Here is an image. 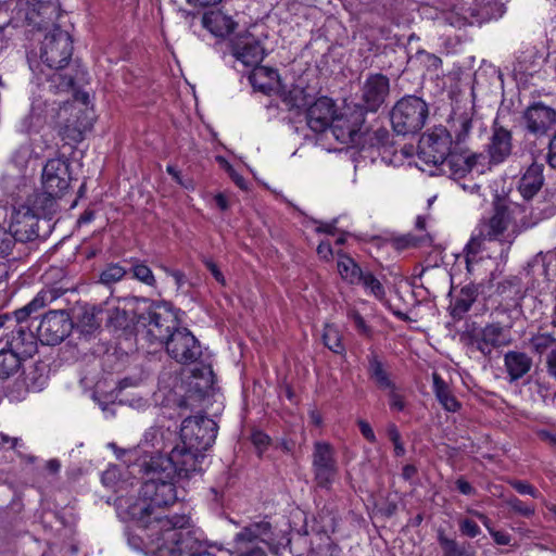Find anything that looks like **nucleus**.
I'll return each mask as SVG.
<instances>
[{
    "mask_svg": "<svg viewBox=\"0 0 556 556\" xmlns=\"http://www.w3.org/2000/svg\"><path fill=\"white\" fill-rule=\"evenodd\" d=\"M168 505H156L144 494L139 497L119 500L118 514L134 523L127 532L129 545L137 551L160 556V548L174 545L181 530L190 527L187 515L163 516L162 509Z\"/></svg>",
    "mask_w": 556,
    "mask_h": 556,
    "instance_id": "nucleus-1",
    "label": "nucleus"
},
{
    "mask_svg": "<svg viewBox=\"0 0 556 556\" xmlns=\"http://www.w3.org/2000/svg\"><path fill=\"white\" fill-rule=\"evenodd\" d=\"M203 458V452L194 451L180 442L168 455L156 454L143 459L139 464L143 479L140 493L156 505L175 504V476L189 478L193 472L200 471Z\"/></svg>",
    "mask_w": 556,
    "mask_h": 556,
    "instance_id": "nucleus-2",
    "label": "nucleus"
},
{
    "mask_svg": "<svg viewBox=\"0 0 556 556\" xmlns=\"http://www.w3.org/2000/svg\"><path fill=\"white\" fill-rule=\"evenodd\" d=\"M511 222L513 214L509 206L504 200L496 198L493 202V213L491 217L483 220L480 225V237L484 240L498 241L510 245L521 232L534 227L539 218L528 219L523 216L509 229Z\"/></svg>",
    "mask_w": 556,
    "mask_h": 556,
    "instance_id": "nucleus-3",
    "label": "nucleus"
},
{
    "mask_svg": "<svg viewBox=\"0 0 556 556\" xmlns=\"http://www.w3.org/2000/svg\"><path fill=\"white\" fill-rule=\"evenodd\" d=\"M34 314L29 308L23 306L13 312L12 315H0V328H4L5 348L12 350L22 357H31L38 349V338L28 325Z\"/></svg>",
    "mask_w": 556,
    "mask_h": 556,
    "instance_id": "nucleus-4",
    "label": "nucleus"
},
{
    "mask_svg": "<svg viewBox=\"0 0 556 556\" xmlns=\"http://www.w3.org/2000/svg\"><path fill=\"white\" fill-rule=\"evenodd\" d=\"M137 324L146 329L150 343L161 346L180 327L177 312L167 302L149 304L144 312L138 314Z\"/></svg>",
    "mask_w": 556,
    "mask_h": 556,
    "instance_id": "nucleus-5",
    "label": "nucleus"
},
{
    "mask_svg": "<svg viewBox=\"0 0 556 556\" xmlns=\"http://www.w3.org/2000/svg\"><path fill=\"white\" fill-rule=\"evenodd\" d=\"M232 544L237 556H267L266 549L273 551L276 547L277 538L271 523L263 519L242 527L236 533Z\"/></svg>",
    "mask_w": 556,
    "mask_h": 556,
    "instance_id": "nucleus-6",
    "label": "nucleus"
},
{
    "mask_svg": "<svg viewBox=\"0 0 556 556\" xmlns=\"http://www.w3.org/2000/svg\"><path fill=\"white\" fill-rule=\"evenodd\" d=\"M428 113V105L421 98L404 97L390 113L392 128L397 135H414L425 126Z\"/></svg>",
    "mask_w": 556,
    "mask_h": 556,
    "instance_id": "nucleus-7",
    "label": "nucleus"
},
{
    "mask_svg": "<svg viewBox=\"0 0 556 556\" xmlns=\"http://www.w3.org/2000/svg\"><path fill=\"white\" fill-rule=\"evenodd\" d=\"M460 341L467 348L475 349L483 356L490 357L494 349L507 346L513 340L509 331L504 329L500 323L488 324L484 327L472 323L460 333Z\"/></svg>",
    "mask_w": 556,
    "mask_h": 556,
    "instance_id": "nucleus-8",
    "label": "nucleus"
},
{
    "mask_svg": "<svg viewBox=\"0 0 556 556\" xmlns=\"http://www.w3.org/2000/svg\"><path fill=\"white\" fill-rule=\"evenodd\" d=\"M73 54V40L70 34L59 26L49 30L40 48V60L51 70H63Z\"/></svg>",
    "mask_w": 556,
    "mask_h": 556,
    "instance_id": "nucleus-9",
    "label": "nucleus"
},
{
    "mask_svg": "<svg viewBox=\"0 0 556 556\" xmlns=\"http://www.w3.org/2000/svg\"><path fill=\"white\" fill-rule=\"evenodd\" d=\"M312 472L315 485L331 490L339 475V465L333 446L325 441H316L312 452Z\"/></svg>",
    "mask_w": 556,
    "mask_h": 556,
    "instance_id": "nucleus-10",
    "label": "nucleus"
},
{
    "mask_svg": "<svg viewBox=\"0 0 556 556\" xmlns=\"http://www.w3.org/2000/svg\"><path fill=\"white\" fill-rule=\"evenodd\" d=\"M217 435V424L205 416H188L180 427V442L194 451L205 452Z\"/></svg>",
    "mask_w": 556,
    "mask_h": 556,
    "instance_id": "nucleus-11",
    "label": "nucleus"
},
{
    "mask_svg": "<svg viewBox=\"0 0 556 556\" xmlns=\"http://www.w3.org/2000/svg\"><path fill=\"white\" fill-rule=\"evenodd\" d=\"M453 148L451 132L445 127L438 126L421 136L418 154L426 163L441 166Z\"/></svg>",
    "mask_w": 556,
    "mask_h": 556,
    "instance_id": "nucleus-12",
    "label": "nucleus"
},
{
    "mask_svg": "<svg viewBox=\"0 0 556 556\" xmlns=\"http://www.w3.org/2000/svg\"><path fill=\"white\" fill-rule=\"evenodd\" d=\"M486 166V156L473 152L467 147L454 146L446 160L441 164V172L457 180L466 177L471 170Z\"/></svg>",
    "mask_w": 556,
    "mask_h": 556,
    "instance_id": "nucleus-13",
    "label": "nucleus"
},
{
    "mask_svg": "<svg viewBox=\"0 0 556 556\" xmlns=\"http://www.w3.org/2000/svg\"><path fill=\"white\" fill-rule=\"evenodd\" d=\"M163 346L170 358L184 365L195 363L202 355L199 340L186 327L174 331Z\"/></svg>",
    "mask_w": 556,
    "mask_h": 556,
    "instance_id": "nucleus-14",
    "label": "nucleus"
},
{
    "mask_svg": "<svg viewBox=\"0 0 556 556\" xmlns=\"http://www.w3.org/2000/svg\"><path fill=\"white\" fill-rule=\"evenodd\" d=\"M364 124V111L362 109H355L341 115L336 113L329 129L338 142L357 147L363 144Z\"/></svg>",
    "mask_w": 556,
    "mask_h": 556,
    "instance_id": "nucleus-15",
    "label": "nucleus"
},
{
    "mask_svg": "<svg viewBox=\"0 0 556 556\" xmlns=\"http://www.w3.org/2000/svg\"><path fill=\"white\" fill-rule=\"evenodd\" d=\"M70 159L65 156L49 159L42 169V189L49 190L51 194L64 197L73 180Z\"/></svg>",
    "mask_w": 556,
    "mask_h": 556,
    "instance_id": "nucleus-16",
    "label": "nucleus"
},
{
    "mask_svg": "<svg viewBox=\"0 0 556 556\" xmlns=\"http://www.w3.org/2000/svg\"><path fill=\"white\" fill-rule=\"evenodd\" d=\"M72 329L73 321L65 311H50L42 316L37 326V338L45 345H56L71 333Z\"/></svg>",
    "mask_w": 556,
    "mask_h": 556,
    "instance_id": "nucleus-17",
    "label": "nucleus"
},
{
    "mask_svg": "<svg viewBox=\"0 0 556 556\" xmlns=\"http://www.w3.org/2000/svg\"><path fill=\"white\" fill-rule=\"evenodd\" d=\"M522 121L529 134L544 136L556 125V110L535 101L522 112Z\"/></svg>",
    "mask_w": 556,
    "mask_h": 556,
    "instance_id": "nucleus-18",
    "label": "nucleus"
},
{
    "mask_svg": "<svg viewBox=\"0 0 556 556\" xmlns=\"http://www.w3.org/2000/svg\"><path fill=\"white\" fill-rule=\"evenodd\" d=\"M513 149L511 131L495 119L491 128L489 143L486 144V165L491 167L504 163L511 155Z\"/></svg>",
    "mask_w": 556,
    "mask_h": 556,
    "instance_id": "nucleus-19",
    "label": "nucleus"
},
{
    "mask_svg": "<svg viewBox=\"0 0 556 556\" xmlns=\"http://www.w3.org/2000/svg\"><path fill=\"white\" fill-rule=\"evenodd\" d=\"M337 113L336 102L326 96H321L313 100L305 110V121L307 127L316 132L321 134L329 129L333 117Z\"/></svg>",
    "mask_w": 556,
    "mask_h": 556,
    "instance_id": "nucleus-20",
    "label": "nucleus"
},
{
    "mask_svg": "<svg viewBox=\"0 0 556 556\" xmlns=\"http://www.w3.org/2000/svg\"><path fill=\"white\" fill-rule=\"evenodd\" d=\"M229 46L231 55L247 67L258 65L265 56L262 42L250 33L237 36Z\"/></svg>",
    "mask_w": 556,
    "mask_h": 556,
    "instance_id": "nucleus-21",
    "label": "nucleus"
},
{
    "mask_svg": "<svg viewBox=\"0 0 556 556\" xmlns=\"http://www.w3.org/2000/svg\"><path fill=\"white\" fill-rule=\"evenodd\" d=\"M74 118H67L60 128V136L66 144H76L83 141L84 135L92 127V117L87 108H76L71 105Z\"/></svg>",
    "mask_w": 556,
    "mask_h": 556,
    "instance_id": "nucleus-22",
    "label": "nucleus"
},
{
    "mask_svg": "<svg viewBox=\"0 0 556 556\" xmlns=\"http://www.w3.org/2000/svg\"><path fill=\"white\" fill-rule=\"evenodd\" d=\"M389 78L382 74H372L367 77L363 86V101L367 111L376 112L389 94Z\"/></svg>",
    "mask_w": 556,
    "mask_h": 556,
    "instance_id": "nucleus-23",
    "label": "nucleus"
},
{
    "mask_svg": "<svg viewBox=\"0 0 556 556\" xmlns=\"http://www.w3.org/2000/svg\"><path fill=\"white\" fill-rule=\"evenodd\" d=\"M160 556H216L208 552L189 530H181L179 540L170 547L160 548Z\"/></svg>",
    "mask_w": 556,
    "mask_h": 556,
    "instance_id": "nucleus-24",
    "label": "nucleus"
},
{
    "mask_svg": "<svg viewBox=\"0 0 556 556\" xmlns=\"http://www.w3.org/2000/svg\"><path fill=\"white\" fill-rule=\"evenodd\" d=\"M254 70L249 76V80L255 90L265 94L281 87L280 76L277 70L266 66H253Z\"/></svg>",
    "mask_w": 556,
    "mask_h": 556,
    "instance_id": "nucleus-25",
    "label": "nucleus"
},
{
    "mask_svg": "<svg viewBox=\"0 0 556 556\" xmlns=\"http://www.w3.org/2000/svg\"><path fill=\"white\" fill-rule=\"evenodd\" d=\"M202 24L217 37L227 36L237 27V22L222 10H212L204 13Z\"/></svg>",
    "mask_w": 556,
    "mask_h": 556,
    "instance_id": "nucleus-26",
    "label": "nucleus"
},
{
    "mask_svg": "<svg viewBox=\"0 0 556 556\" xmlns=\"http://www.w3.org/2000/svg\"><path fill=\"white\" fill-rule=\"evenodd\" d=\"M38 218L27 210L22 213L18 212L15 222L11 228L21 244L35 240L38 235Z\"/></svg>",
    "mask_w": 556,
    "mask_h": 556,
    "instance_id": "nucleus-27",
    "label": "nucleus"
},
{
    "mask_svg": "<svg viewBox=\"0 0 556 556\" xmlns=\"http://www.w3.org/2000/svg\"><path fill=\"white\" fill-rule=\"evenodd\" d=\"M450 132L452 135L454 146L466 147L465 143L472 129V112L454 111L448 119Z\"/></svg>",
    "mask_w": 556,
    "mask_h": 556,
    "instance_id": "nucleus-28",
    "label": "nucleus"
},
{
    "mask_svg": "<svg viewBox=\"0 0 556 556\" xmlns=\"http://www.w3.org/2000/svg\"><path fill=\"white\" fill-rule=\"evenodd\" d=\"M532 364V358L525 352L508 351L504 355V365L510 382L525 377L531 370Z\"/></svg>",
    "mask_w": 556,
    "mask_h": 556,
    "instance_id": "nucleus-29",
    "label": "nucleus"
},
{
    "mask_svg": "<svg viewBox=\"0 0 556 556\" xmlns=\"http://www.w3.org/2000/svg\"><path fill=\"white\" fill-rule=\"evenodd\" d=\"M544 165L533 162L526 170L519 181V191L523 199H532L542 188L544 184L543 176Z\"/></svg>",
    "mask_w": 556,
    "mask_h": 556,
    "instance_id": "nucleus-30",
    "label": "nucleus"
},
{
    "mask_svg": "<svg viewBox=\"0 0 556 556\" xmlns=\"http://www.w3.org/2000/svg\"><path fill=\"white\" fill-rule=\"evenodd\" d=\"M367 362L368 377L376 383L378 389L387 390V388L394 387V381L391 379L386 363L376 351H370L367 355Z\"/></svg>",
    "mask_w": 556,
    "mask_h": 556,
    "instance_id": "nucleus-31",
    "label": "nucleus"
},
{
    "mask_svg": "<svg viewBox=\"0 0 556 556\" xmlns=\"http://www.w3.org/2000/svg\"><path fill=\"white\" fill-rule=\"evenodd\" d=\"M63 195L51 194L49 190H45L35 194L30 200V205L26 208L37 217H50L58 211L56 200Z\"/></svg>",
    "mask_w": 556,
    "mask_h": 556,
    "instance_id": "nucleus-32",
    "label": "nucleus"
},
{
    "mask_svg": "<svg viewBox=\"0 0 556 556\" xmlns=\"http://www.w3.org/2000/svg\"><path fill=\"white\" fill-rule=\"evenodd\" d=\"M104 311L102 305L86 304L77 316V326L84 333H93L102 323Z\"/></svg>",
    "mask_w": 556,
    "mask_h": 556,
    "instance_id": "nucleus-33",
    "label": "nucleus"
},
{
    "mask_svg": "<svg viewBox=\"0 0 556 556\" xmlns=\"http://www.w3.org/2000/svg\"><path fill=\"white\" fill-rule=\"evenodd\" d=\"M478 296V288L475 285L464 286L454 302L451 303V315L453 318L460 319L466 314Z\"/></svg>",
    "mask_w": 556,
    "mask_h": 556,
    "instance_id": "nucleus-34",
    "label": "nucleus"
},
{
    "mask_svg": "<svg viewBox=\"0 0 556 556\" xmlns=\"http://www.w3.org/2000/svg\"><path fill=\"white\" fill-rule=\"evenodd\" d=\"M432 380L435 397L443 408L452 413L457 412L460 408V403L452 394L447 383L437 372L432 375Z\"/></svg>",
    "mask_w": 556,
    "mask_h": 556,
    "instance_id": "nucleus-35",
    "label": "nucleus"
},
{
    "mask_svg": "<svg viewBox=\"0 0 556 556\" xmlns=\"http://www.w3.org/2000/svg\"><path fill=\"white\" fill-rule=\"evenodd\" d=\"M437 539L443 556H475L470 544L458 543L456 540L448 538L443 529L438 530Z\"/></svg>",
    "mask_w": 556,
    "mask_h": 556,
    "instance_id": "nucleus-36",
    "label": "nucleus"
},
{
    "mask_svg": "<svg viewBox=\"0 0 556 556\" xmlns=\"http://www.w3.org/2000/svg\"><path fill=\"white\" fill-rule=\"evenodd\" d=\"M338 271L341 278L350 285H358L362 281L363 270L349 255L339 253Z\"/></svg>",
    "mask_w": 556,
    "mask_h": 556,
    "instance_id": "nucleus-37",
    "label": "nucleus"
},
{
    "mask_svg": "<svg viewBox=\"0 0 556 556\" xmlns=\"http://www.w3.org/2000/svg\"><path fill=\"white\" fill-rule=\"evenodd\" d=\"M198 397L206 396L214 384V372L210 366L193 370V381L190 383Z\"/></svg>",
    "mask_w": 556,
    "mask_h": 556,
    "instance_id": "nucleus-38",
    "label": "nucleus"
},
{
    "mask_svg": "<svg viewBox=\"0 0 556 556\" xmlns=\"http://www.w3.org/2000/svg\"><path fill=\"white\" fill-rule=\"evenodd\" d=\"M282 101L289 106L290 110H306L309 103L313 101L312 96L300 86H292L291 89L285 91L282 94Z\"/></svg>",
    "mask_w": 556,
    "mask_h": 556,
    "instance_id": "nucleus-39",
    "label": "nucleus"
},
{
    "mask_svg": "<svg viewBox=\"0 0 556 556\" xmlns=\"http://www.w3.org/2000/svg\"><path fill=\"white\" fill-rule=\"evenodd\" d=\"M23 358L7 348L0 350V379H8L17 372Z\"/></svg>",
    "mask_w": 556,
    "mask_h": 556,
    "instance_id": "nucleus-40",
    "label": "nucleus"
},
{
    "mask_svg": "<svg viewBox=\"0 0 556 556\" xmlns=\"http://www.w3.org/2000/svg\"><path fill=\"white\" fill-rule=\"evenodd\" d=\"M66 289L62 287H49L41 290L28 304L25 306L29 308L33 313L38 312L40 308L46 306L48 303L53 302L64 294Z\"/></svg>",
    "mask_w": 556,
    "mask_h": 556,
    "instance_id": "nucleus-41",
    "label": "nucleus"
},
{
    "mask_svg": "<svg viewBox=\"0 0 556 556\" xmlns=\"http://www.w3.org/2000/svg\"><path fill=\"white\" fill-rule=\"evenodd\" d=\"M23 382L27 391L38 392L42 390L47 383V375L45 374V367L40 365H34L24 372Z\"/></svg>",
    "mask_w": 556,
    "mask_h": 556,
    "instance_id": "nucleus-42",
    "label": "nucleus"
},
{
    "mask_svg": "<svg viewBox=\"0 0 556 556\" xmlns=\"http://www.w3.org/2000/svg\"><path fill=\"white\" fill-rule=\"evenodd\" d=\"M323 342L330 351L336 354H344L345 348L342 343V337L338 328L326 325L323 333Z\"/></svg>",
    "mask_w": 556,
    "mask_h": 556,
    "instance_id": "nucleus-43",
    "label": "nucleus"
},
{
    "mask_svg": "<svg viewBox=\"0 0 556 556\" xmlns=\"http://www.w3.org/2000/svg\"><path fill=\"white\" fill-rule=\"evenodd\" d=\"M17 239L12 231H7L0 228V261L9 260L12 255V260L21 257V253L13 255V249L17 243Z\"/></svg>",
    "mask_w": 556,
    "mask_h": 556,
    "instance_id": "nucleus-44",
    "label": "nucleus"
},
{
    "mask_svg": "<svg viewBox=\"0 0 556 556\" xmlns=\"http://www.w3.org/2000/svg\"><path fill=\"white\" fill-rule=\"evenodd\" d=\"M365 142L370 147L387 148L392 146V135L387 128L380 127L371 132H364L363 143Z\"/></svg>",
    "mask_w": 556,
    "mask_h": 556,
    "instance_id": "nucleus-45",
    "label": "nucleus"
},
{
    "mask_svg": "<svg viewBox=\"0 0 556 556\" xmlns=\"http://www.w3.org/2000/svg\"><path fill=\"white\" fill-rule=\"evenodd\" d=\"M106 326L113 330H125L129 326V317L125 308L113 307L108 311Z\"/></svg>",
    "mask_w": 556,
    "mask_h": 556,
    "instance_id": "nucleus-46",
    "label": "nucleus"
},
{
    "mask_svg": "<svg viewBox=\"0 0 556 556\" xmlns=\"http://www.w3.org/2000/svg\"><path fill=\"white\" fill-rule=\"evenodd\" d=\"M431 238L428 233L422 236H414L412 233H406L400 237H396L392 240L393 247L397 250H404L407 248H415L426 243H430Z\"/></svg>",
    "mask_w": 556,
    "mask_h": 556,
    "instance_id": "nucleus-47",
    "label": "nucleus"
},
{
    "mask_svg": "<svg viewBox=\"0 0 556 556\" xmlns=\"http://www.w3.org/2000/svg\"><path fill=\"white\" fill-rule=\"evenodd\" d=\"M128 269L119 264H109L100 274L99 282L105 286H111L119 281Z\"/></svg>",
    "mask_w": 556,
    "mask_h": 556,
    "instance_id": "nucleus-48",
    "label": "nucleus"
},
{
    "mask_svg": "<svg viewBox=\"0 0 556 556\" xmlns=\"http://www.w3.org/2000/svg\"><path fill=\"white\" fill-rule=\"evenodd\" d=\"M128 273L131 274V277L139 280L140 282L149 286V287H155L156 279L150 269L149 266H147L143 263H135L131 264V266L128 268Z\"/></svg>",
    "mask_w": 556,
    "mask_h": 556,
    "instance_id": "nucleus-49",
    "label": "nucleus"
},
{
    "mask_svg": "<svg viewBox=\"0 0 556 556\" xmlns=\"http://www.w3.org/2000/svg\"><path fill=\"white\" fill-rule=\"evenodd\" d=\"M55 70L49 78V88L54 92L70 91L74 87V78Z\"/></svg>",
    "mask_w": 556,
    "mask_h": 556,
    "instance_id": "nucleus-50",
    "label": "nucleus"
},
{
    "mask_svg": "<svg viewBox=\"0 0 556 556\" xmlns=\"http://www.w3.org/2000/svg\"><path fill=\"white\" fill-rule=\"evenodd\" d=\"M556 343V338L551 333H538L530 338L529 344L536 354L545 353Z\"/></svg>",
    "mask_w": 556,
    "mask_h": 556,
    "instance_id": "nucleus-51",
    "label": "nucleus"
},
{
    "mask_svg": "<svg viewBox=\"0 0 556 556\" xmlns=\"http://www.w3.org/2000/svg\"><path fill=\"white\" fill-rule=\"evenodd\" d=\"M361 283L364 286L366 290H369V292L378 300L384 298L386 290L382 283L374 276L372 273H363Z\"/></svg>",
    "mask_w": 556,
    "mask_h": 556,
    "instance_id": "nucleus-52",
    "label": "nucleus"
},
{
    "mask_svg": "<svg viewBox=\"0 0 556 556\" xmlns=\"http://www.w3.org/2000/svg\"><path fill=\"white\" fill-rule=\"evenodd\" d=\"M507 506L516 514L522 516V517H531L534 511L535 507L532 504H528L526 502H522L517 496H510L506 501Z\"/></svg>",
    "mask_w": 556,
    "mask_h": 556,
    "instance_id": "nucleus-53",
    "label": "nucleus"
},
{
    "mask_svg": "<svg viewBox=\"0 0 556 556\" xmlns=\"http://www.w3.org/2000/svg\"><path fill=\"white\" fill-rule=\"evenodd\" d=\"M251 441L254 447L257 451V455L261 457L263 453L268 448L270 445L271 439L269 435L264 433L261 430H254L251 433Z\"/></svg>",
    "mask_w": 556,
    "mask_h": 556,
    "instance_id": "nucleus-54",
    "label": "nucleus"
},
{
    "mask_svg": "<svg viewBox=\"0 0 556 556\" xmlns=\"http://www.w3.org/2000/svg\"><path fill=\"white\" fill-rule=\"evenodd\" d=\"M510 486L521 495H530L533 498L540 496V492L532 484L523 480L509 481Z\"/></svg>",
    "mask_w": 556,
    "mask_h": 556,
    "instance_id": "nucleus-55",
    "label": "nucleus"
},
{
    "mask_svg": "<svg viewBox=\"0 0 556 556\" xmlns=\"http://www.w3.org/2000/svg\"><path fill=\"white\" fill-rule=\"evenodd\" d=\"M459 531L463 535L468 538H476L481 532L478 523L469 518L459 520Z\"/></svg>",
    "mask_w": 556,
    "mask_h": 556,
    "instance_id": "nucleus-56",
    "label": "nucleus"
},
{
    "mask_svg": "<svg viewBox=\"0 0 556 556\" xmlns=\"http://www.w3.org/2000/svg\"><path fill=\"white\" fill-rule=\"evenodd\" d=\"M389 390L388 397L391 409L402 412L405 408V401L402 394L399 393L397 387L394 383L393 388H387Z\"/></svg>",
    "mask_w": 556,
    "mask_h": 556,
    "instance_id": "nucleus-57",
    "label": "nucleus"
},
{
    "mask_svg": "<svg viewBox=\"0 0 556 556\" xmlns=\"http://www.w3.org/2000/svg\"><path fill=\"white\" fill-rule=\"evenodd\" d=\"M481 241L479 238H472L466 245V267L468 271H471V264L480 251Z\"/></svg>",
    "mask_w": 556,
    "mask_h": 556,
    "instance_id": "nucleus-58",
    "label": "nucleus"
},
{
    "mask_svg": "<svg viewBox=\"0 0 556 556\" xmlns=\"http://www.w3.org/2000/svg\"><path fill=\"white\" fill-rule=\"evenodd\" d=\"M388 437L394 444V453L396 456H403L405 454V447L401 441V434L395 425L388 427Z\"/></svg>",
    "mask_w": 556,
    "mask_h": 556,
    "instance_id": "nucleus-59",
    "label": "nucleus"
},
{
    "mask_svg": "<svg viewBox=\"0 0 556 556\" xmlns=\"http://www.w3.org/2000/svg\"><path fill=\"white\" fill-rule=\"evenodd\" d=\"M545 161L549 167L556 169V132L549 139Z\"/></svg>",
    "mask_w": 556,
    "mask_h": 556,
    "instance_id": "nucleus-60",
    "label": "nucleus"
},
{
    "mask_svg": "<svg viewBox=\"0 0 556 556\" xmlns=\"http://www.w3.org/2000/svg\"><path fill=\"white\" fill-rule=\"evenodd\" d=\"M351 318H352V320H353L357 331L361 334H364V336H367V337H369L371 334L370 328L367 326V324L365 323L364 318L361 316L359 313L353 312L351 314Z\"/></svg>",
    "mask_w": 556,
    "mask_h": 556,
    "instance_id": "nucleus-61",
    "label": "nucleus"
},
{
    "mask_svg": "<svg viewBox=\"0 0 556 556\" xmlns=\"http://www.w3.org/2000/svg\"><path fill=\"white\" fill-rule=\"evenodd\" d=\"M489 532L497 545H510L511 536L505 531L489 528Z\"/></svg>",
    "mask_w": 556,
    "mask_h": 556,
    "instance_id": "nucleus-62",
    "label": "nucleus"
},
{
    "mask_svg": "<svg viewBox=\"0 0 556 556\" xmlns=\"http://www.w3.org/2000/svg\"><path fill=\"white\" fill-rule=\"evenodd\" d=\"M118 476H119L118 469L116 467H111L102 473L101 480L104 485L113 486L115 484V482L117 481Z\"/></svg>",
    "mask_w": 556,
    "mask_h": 556,
    "instance_id": "nucleus-63",
    "label": "nucleus"
},
{
    "mask_svg": "<svg viewBox=\"0 0 556 556\" xmlns=\"http://www.w3.org/2000/svg\"><path fill=\"white\" fill-rule=\"evenodd\" d=\"M547 374L556 380V348L546 357Z\"/></svg>",
    "mask_w": 556,
    "mask_h": 556,
    "instance_id": "nucleus-64",
    "label": "nucleus"
}]
</instances>
